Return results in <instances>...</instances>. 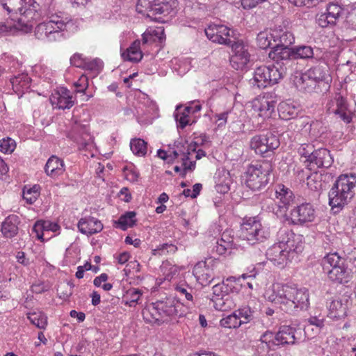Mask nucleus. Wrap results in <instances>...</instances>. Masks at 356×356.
I'll list each match as a JSON object with an SVG mask.
<instances>
[{"label": "nucleus", "instance_id": "1", "mask_svg": "<svg viewBox=\"0 0 356 356\" xmlns=\"http://www.w3.org/2000/svg\"><path fill=\"white\" fill-rule=\"evenodd\" d=\"M264 296L281 310L305 311L309 309V293L306 289L275 284L267 289Z\"/></svg>", "mask_w": 356, "mask_h": 356}, {"label": "nucleus", "instance_id": "2", "mask_svg": "<svg viewBox=\"0 0 356 356\" xmlns=\"http://www.w3.org/2000/svg\"><path fill=\"white\" fill-rule=\"evenodd\" d=\"M356 175H341L329 191V204L334 212L341 210L348 204L355 196Z\"/></svg>", "mask_w": 356, "mask_h": 356}, {"label": "nucleus", "instance_id": "3", "mask_svg": "<svg viewBox=\"0 0 356 356\" xmlns=\"http://www.w3.org/2000/svg\"><path fill=\"white\" fill-rule=\"evenodd\" d=\"M271 171L272 166L268 162L250 165L246 171L247 187L252 191H259L265 188L269 182Z\"/></svg>", "mask_w": 356, "mask_h": 356}, {"label": "nucleus", "instance_id": "4", "mask_svg": "<svg viewBox=\"0 0 356 356\" xmlns=\"http://www.w3.org/2000/svg\"><path fill=\"white\" fill-rule=\"evenodd\" d=\"M241 238L247 241L250 244L262 243L270 237V232L261 225L257 217H250L243 219L241 225Z\"/></svg>", "mask_w": 356, "mask_h": 356}, {"label": "nucleus", "instance_id": "5", "mask_svg": "<svg viewBox=\"0 0 356 356\" xmlns=\"http://www.w3.org/2000/svg\"><path fill=\"white\" fill-rule=\"evenodd\" d=\"M69 22H65L59 16H52L47 22L40 23L35 29V35L39 40L53 42L63 36Z\"/></svg>", "mask_w": 356, "mask_h": 356}, {"label": "nucleus", "instance_id": "6", "mask_svg": "<svg viewBox=\"0 0 356 356\" xmlns=\"http://www.w3.org/2000/svg\"><path fill=\"white\" fill-rule=\"evenodd\" d=\"M175 0H138L136 11L151 19H157V15L168 14Z\"/></svg>", "mask_w": 356, "mask_h": 356}, {"label": "nucleus", "instance_id": "7", "mask_svg": "<svg viewBox=\"0 0 356 356\" xmlns=\"http://www.w3.org/2000/svg\"><path fill=\"white\" fill-rule=\"evenodd\" d=\"M282 78V73L275 65H262L256 68L250 83L258 88H264L268 86L277 83Z\"/></svg>", "mask_w": 356, "mask_h": 356}, {"label": "nucleus", "instance_id": "8", "mask_svg": "<svg viewBox=\"0 0 356 356\" xmlns=\"http://www.w3.org/2000/svg\"><path fill=\"white\" fill-rule=\"evenodd\" d=\"M277 136L270 132L253 136L250 142V147L257 154L264 155L273 152L280 146Z\"/></svg>", "mask_w": 356, "mask_h": 356}, {"label": "nucleus", "instance_id": "9", "mask_svg": "<svg viewBox=\"0 0 356 356\" xmlns=\"http://www.w3.org/2000/svg\"><path fill=\"white\" fill-rule=\"evenodd\" d=\"M327 111L338 115L345 123H350L353 118V112L346 100L340 94H337L328 103Z\"/></svg>", "mask_w": 356, "mask_h": 356}, {"label": "nucleus", "instance_id": "10", "mask_svg": "<svg viewBox=\"0 0 356 356\" xmlns=\"http://www.w3.org/2000/svg\"><path fill=\"white\" fill-rule=\"evenodd\" d=\"M290 248L285 243V241L279 237V241L267 250L266 256L275 265H284L290 257L289 254Z\"/></svg>", "mask_w": 356, "mask_h": 356}, {"label": "nucleus", "instance_id": "11", "mask_svg": "<svg viewBox=\"0 0 356 356\" xmlns=\"http://www.w3.org/2000/svg\"><path fill=\"white\" fill-rule=\"evenodd\" d=\"M229 31L224 25L210 24L205 29L204 32L207 38L213 42L229 46L232 43Z\"/></svg>", "mask_w": 356, "mask_h": 356}, {"label": "nucleus", "instance_id": "12", "mask_svg": "<svg viewBox=\"0 0 356 356\" xmlns=\"http://www.w3.org/2000/svg\"><path fill=\"white\" fill-rule=\"evenodd\" d=\"M19 17H15L20 30L24 32H29L32 30L34 22L40 17V14L35 10L33 6L30 3L24 6L22 12H18Z\"/></svg>", "mask_w": 356, "mask_h": 356}, {"label": "nucleus", "instance_id": "13", "mask_svg": "<svg viewBox=\"0 0 356 356\" xmlns=\"http://www.w3.org/2000/svg\"><path fill=\"white\" fill-rule=\"evenodd\" d=\"M291 219L293 224L302 225L312 222L315 218V210L309 203H302L291 211Z\"/></svg>", "mask_w": 356, "mask_h": 356}, {"label": "nucleus", "instance_id": "14", "mask_svg": "<svg viewBox=\"0 0 356 356\" xmlns=\"http://www.w3.org/2000/svg\"><path fill=\"white\" fill-rule=\"evenodd\" d=\"M278 236L290 248L289 254L291 256L293 252L299 253L303 250V243L302 241L301 236L296 235L291 231L287 229H280L278 232Z\"/></svg>", "mask_w": 356, "mask_h": 356}, {"label": "nucleus", "instance_id": "15", "mask_svg": "<svg viewBox=\"0 0 356 356\" xmlns=\"http://www.w3.org/2000/svg\"><path fill=\"white\" fill-rule=\"evenodd\" d=\"M70 91L65 88H60L50 97L51 104L59 109L70 108L74 105Z\"/></svg>", "mask_w": 356, "mask_h": 356}, {"label": "nucleus", "instance_id": "16", "mask_svg": "<svg viewBox=\"0 0 356 356\" xmlns=\"http://www.w3.org/2000/svg\"><path fill=\"white\" fill-rule=\"evenodd\" d=\"M333 163V159L330 151L326 148L315 149L312 159H309L311 165H316L317 168H329Z\"/></svg>", "mask_w": 356, "mask_h": 356}, {"label": "nucleus", "instance_id": "17", "mask_svg": "<svg viewBox=\"0 0 356 356\" xmlns=\"http://www.w3.org/2000/svg\"><path fill=\"white\" fill-rule=\"evenodd\" d=\"M229 46L234 54L232 57V62L237 63L241 67L245 65L250 60V54L243 43L241 41L232 40Z\"/></svg>", "mask_w": 356, "mask_h": 356}, {"label": "nucleus", "instance_id": "18", "mask_svg": "<svg viewBox=\"0 0 356 356\" xmlns=\"http://www.w3.org/2000/svg\"><path fill=\"white\" fill-rule=\"evenodd\" d=\"M78 228L81 233L92 235L100 232L103 229V225L95 218H83L78 222Z\"/></svg>", "mask_w": 356, "mask_h": 356}, {"label": "nucleus", "instance_id": "19", "mask_svg": "<svg viewBox=\"0 0 356 356\" xmlns=\"http://www.w3.org/2000/svg\"><path fill=\"white\" fill-rule=\"evenodd\" d=\"M275 198L277 201L279 207H286L293 202V192L283 184H278L275 191Z\"/></svg>", "mask_w": 356, "mask_h": 356}, {"label": "nucleus", "instance_id": "20", "mask_svg": "<svg viewBox=\"0 0 356 356\" xmlns=\"http://www.w3.org/2000/svg\"><path fill=\"white\" fill-rule=\"evenodd\" d=\"M296 329L288 325H283L280 327L278 332L275 335V340L277 344H294L296 343Z\"/></svg>", "mask_w": 356, "mask_h": 356}, {"label": "nucleus", "instance_id": "21", "mask_svg": "<svg viewBox=\"0 0 356 356\" xmlns=\"http://www.w3.org/2000/svg\"><path fill=\"white\" fill-rule=\"evenodd\" d=\"M45 173L51 177L62 175L64 171V162L56 156H51L47 161L44 167Z\"/></svg>", "mask_w": 356, "mask_h": 356}, {"label": "nucleus", "instance_id": "22", "mask_svg": "<svg viewBox=\"0 0 356 356\" xmlns=\"http://www.w3.org/2000/svg\"><path fill=\"white\" fill-rule=\"evenodd\" d=\"M249 316L247 313H232L220 321V325L225 327L236 328L241 324L246 323Z\"/></svg>", "mask_w": 356, "mask_h": 356}, {"label": "nucleus", "instance_id": "23", "mask_svg": "<svg viewBox=\"0 0 356 356\" xmlns=\"http://www.w3.org/2000/svg\"><path fill=\"white\" fill-rule=\"evenodd\" d=\"M19 218L15 215L8 216L1 225V232L6 238H13L18 233Z\"/></svg>", "mask_w": 356, "mask_h": 356}, {"label": "nucleus", "instance_id": "24", "mask_svg": "<svg viewBox=\"0 0 356 356\" xmlns=\"http://www.w3.org/2000/svg\"><path fill=\"white\" fill-rule=\"evenodd\" d=\"M327 275L329 280L336 284H346L350 280V273L345 266L330 268Z\"/></svg>", "mask_w": 356, "mask_h": 356}, {"label": "nucleus", "instance_id": "25", "mask_svg": "<svg viewBox=\"0 0 356 356\" xmlns=\"http://www.w3.org/2000/svg\"><path fill=\"white\" fill-rule=\"evenodd\" d=\"M294 83L299 90L306 92H312L318 85L314 80L310 78V76L307 72L301 74L300 76H296L294 79Z\"/></svg>", "mask_w": 356, "mask_h": 356}, {"label": "nucleus", "instance_id": "26", "mask_svg": "<svg viewBox=\"0 0 356 356\" xmlns=\"http://www.w3.org/2000/svg\"><path fill=\"white\" fill-rule=\"evenodd\" d=\"M306 72L317 84L323 82L328 83L330 75L328 74L327 67L324 64L316 65Z\"/></svg>", "mask_w": 356, "mask_h": 356}, {"label": "nucleus", "instance_id": "27", "mask_svg": "<svg viewBox=\"0 0 356 356\" xmlns=\"http://www.w3.org/2000/svg\"><path fill=\"white\" fill-rule=\"evenodd\" d=\"M31 1L32 0H0V3L8 14L15 15H17L18 12H22L24 6Z\"/></svg>", "mask_w": 356, "mask_h": 356}, {"label": "nucleus", "instance_id": "28", "mask_svg": "<svg viewBox=\"0 0 356 356\" xmlns=\"http://www.w3.org/2000/svg\"><path fill=\"white\" fill-rule=\"evenodd\" d=\"M234 245L233 238L227 231L224 232L221 238L216 242V252L220 255L225 254L227 252L230 253Z\"/></svg>", "mask_w": 356, "mask_h": 356}, {"label": "nucleus", "instance_id": "29", "mask_svg": "<svg viewBox=\"0 0 356 356\" xmlns=\"http://www.w3.org/2000/svg\"><path fill=\"white\" fill-rule=\"evenodd\" d=\"M124 60L137 63L143 58V53L140 51V42L135 40L126 51L122 54Z\"/></svg>", "mask_w": 356, "mask_h": 356}, {"label": "nucleus", "instance_id": "30", "mask_svg": "<svg viewBox=\"0 0 356 356\" xmlns=\"http://www.w3.org/2000/svg\"><path fill=\"white\" fill-rule=\"evenodd\" d=\"M344 261L343 258L341 257L337 252H334L327 254L323 258L322 264L323 269L328 270L330 268L345 266Z\"/></svg>", "mask_w": 356, "mask_h": 356}, {"label": "nucleus", "instance_id": "31", "mask_svg": "<svg viewBox=\"0 0 356 356\" xmlns=\"http://www.w3.org/2000/svg\"><path fill=\"white\" fill-rule=\"evenodd\" d=\"M202 264H203L204 267H205V263H199L195 266L193 273L197 277V280L202 286H207L211 282L213 278L209 274V270L208 268L202 269Z\"/></svg>", "mask_w": 356, "mask_h": 356}, {"label": "nucleus", "instance_id": "32", "mask_svg": "<svg viewBox=\"0 0 356 356\" xmlns=\"http://www.w3.org/2000/svg\"><path fill=\"white\" fill-rule=\"evenodd\" d=\"M298 108L287 102H282L278 107V112L280 117L284 120H288L295 118L298 115Z\"/></svg>", "mask_w": 356, "mask_h": 356}, {"label": "nucleus", "instance_id": "33", "mask_svg": "<svg viewBox=\"0 0 356 356\" xmlns=\"http://www.w3.org/2000/svg\"><path fill=\"white\" fill-rule=\"evenodd\" d=\"M142 315L144 321L152 325H160L168 321V313H142Z\"/></svg>", "mask_w": 356, "mask_h": 356}, {"label": "nucleus", "instance_id": "34", "mask_svg": "<svg viewBox=\"0 0 356 356\" xmlns=\"http://www.w3.org/2000/svg\"><path fill=\"white\" fill-rule=\"evenodd\" d=\"M136 214L134 211H127L122 215L115 223L122 230H126L128 227H131L135 225L136 221Z\"/></svg>", "mask_w": 356, "mask_h": 356}, {"label": "nucleus", "instance_id": "35", "mask_svg": "<svg viewBox=\"0 0 356 356\" xmlns=\"http://www.w3.org/2000/svg\"><path fill=\"white\" fill-rule=\"evenodd\" d=\"M294 59H308L314 56L313 49L310 46L300 45L293 47Z\"/></svg>", "mask_w": 356, "mask_h": 356}, {"label": "nucleus", "instance_id": "36", "mask_svg": "<svg viewBox=\"0 0 356 356\" xmlns=\"http://www.w3.org/2000/svg\"><path fill=\"white\" fill-rule=\"evenodd\" d=\"M245 277V274H243L241 277H238L231 276L227 277L223 282L225 284L226 287L228 288L230 293H238L242 286L241 278L244 280Z\"/></svg>", "mask_w": 356, "mask_h": 356}, {"label": "nucleus", "instance_id": "37", "mask_svg": "<svg viewBox=\"0 0 356 356\" xmlns=\"http://www.w3.org/2000/svg\"><path fill=\"white\" fill-rule=\"evenodd\" d=\"M343 12V9L339 4L330 3L327 6V12L325 13L330 18L329 19L331 20V23L335 25Z\"/></svg>", "mask_w": 356, "mask_h": 356}, {"label": "nucleus", "instance_id": "38", "mask_svg": "<svg viewBox=\"0 0 356 356\" xmlns=\"http://www.w3.org/2000/svg\"><path fill=\"white\" fill-rule=\"evenodd\" d=\"M28 318L40 329L45 328L47 324V318L44 313H28Z\"/></svg>", "mask_w": 356, "mask_h": 356}, {"label": "nucleus", "instance_id": "39", "mask_svg": "<svg viewBox=\"0 0 356 356\" xmlns=\"http://www.w3.org/2000/svg\"><path fill=\"white\" fill-rule=\"evenodd\" d=\"M130 147L136 155L144 156L147 152V143L140 138L132 139L130 143Z\"/></svg>", "mask_w": 356, "mask_h": 356}, {"label": "nucleus", "instance_id": "40", "mask_svg": "<svg viewBox=\"0 0 356 356\" xmlns=\"http://www.w3.org/2000/svg\"><path fill=\"white\" fill-rule=\"evenodd\" d=\"M262 345L263 349H273L277 344V340H275V335L271 332H266L264 333L259 339Z\"/></svg>", "mask_w": 356, "mask_h": 356}, {"label": "nucleus", "instance_id": "41", "mask_svg": "<svg viewBox=\"0 0 356 356\" xmlns=\"http://www.w3.org/2000/svg\"><path fill=\"white\" fill-rule=\"evenodd\" d=\"M321 175L317 172L311 173L307 177V184L309 188L314 191H319L322 187Z\"/></svg>", "mask_w": 356, "mask_h": 356}, {"label": "nucleus", "instance_id": "42", "mask_svg": "<svg viewBox=\"0 0 356 356\" xmlns=\"http://www.w3.org/2000/svg\"><path fill=\"white\" fill-rule=\"evenodd\" d=\"M39 188L40 186L38 185H35L32 188H29L26 191L24 190L23 198L27 203L32 204L36 201L39 195Z\"/></svg>", "mask_w": 356, "mask_h": 356}, {"label": "nucleus", "instance_id": "43", "mask_svg": "<svg viewBox=\"0 0 356 356\" xmlns=\"http://www.w3.org/2000/svg\"><path fill=\"white\" fill-rule=\"evenodd\" d=\"M275 37L279 41L277 44L282 46L290 47L295 42V38L293 33L289 31L281 32Z\"/></svg>", "mask_w": 356, "mask_h": 356}, {"label": "nucleus", "instance_id": "44", "mask_svg": "<svg viewBox=\"0 0 356 356\" xmlns=\"http://www.w3.org/2000/svg\"><path fill=\"white\" fill-rule=\"evenodd\" d=\"M260 105L258 110L260 112V115H270L273 111L275 108V102L273 101H268L263 98L260 101Z\"/></svg>", "mask_w": 356, "mask_h": 356}, {"label": "nucleus", "instance_id": "45", "mask_svg": "<svg viewBox=\"0 0 356 356\" xmlns=\"http://www.w3.org/2000/svg\"><path fill=\"white\" fill-rule=\"evenodd\" d=\"M195 151V149L192 148V146L190 145V147L187 149L186 152H183V158L182 159V165L184 166V170L181 172V177H184L186 174V170H193L195 168V163L193 161H190L189 164L188 165L187 161L190 159L189 154H190V150Z\"/></svg>", "mask_w": 356, "mask_h": 356}, {"label": "nucleus", "instance_id": "46", "mask_svg": "<svg viewBox=\"0 0 356 356\" xmlns=\"http://www.w3.org/2000/svg\"><path fill=\"white\" fill-rule=\"evenodd\" d=\"M272 35L267 32H260L257 37V43L260 49H266L270 45Z\"/></svg>", "mask_w": 356, "mask_h": 356}, {"label": "nucleus", "instance_id": "47", "mask_svg": "<svg viewBox=\"0 0 356 356\" xmlns=\"http://www.w3.org/2000/svg\"><path fill=\"white\" fill-rule=\"evenodd\" d=\"M40 227V229H44V232L51 231L56 232L60 228V226L56 223L49 220H38L35 222V228Z\"/></svg>", "mask_w": 356, "mask_h": 356}, {"label": "nucleus", "instance_id": "48", "mask_svg": "<svg viewBox=\"0 0 356 356\" xmlns=\"http://www.w3.org/2000/svg\"><path fill=\"white\" fill-rule=\"evenodd\" d=\"M79 129V127L78 126L73 128L72 132V137L76 143L86 145H87L88 140H90V136L85 131L84 127H80V130L82 131L81 136L74 135L76 131H78Z\"/></svg>", "mask_w": 356, "mask_h": 356}, {"label": "nucleus", "instance_id": "49", "mask_svg": "<svg viewBox=\"0 0 356 356\" xmlns=\"http://www.w3.org/2000/svg\"><path fill=\"white\" fill-rule=\"evenodd\" d=\"M314 147L312 144H302L298 149V153L301 156L306 158V161L309 163V159L314 152Z\"/></svg>", "mask_w": 356, "mask_h": 356}, {"label": "nucleus", "instance_id": "50", "mask_svg": "<svg viewBox=\"0 0 356 356\" xmlns=\"http://www.w3.org/2000/svg\"><path fill=\"white\" fill-rule=\"evenodd\" d=\"M16 147L15 142L10 138L0 140V151L3 153H11Z\"/></svg>", "mask_w": 356, "mask_h": 356}, {"label": "nucleus", "instance_id": "51", "mask_svg": "<svg viewBox=\"0 0 356 356\" xmlns=\"http://www.w3.org/2000/svg\"><path fill=\"white\" fill-rule=\"evenodd\" d=\"M10 20L13 22L8 21L6 23H0V33L8 32L11 31L13 28L20 30L17 19L14 15H10Z\"/></svg>", "mask_w": 356, "mask_h": 356}, {"label": "nucleus", "instance_id": "52", "mask_svg": "<svg viewBox=\"0 0 356 356\" xmlns=\"http://www.w3.org/2000/svg\"><path fill=\"white\" fill-rule=\"evenodd\" d=\"M325 316H322L321 314H319L318 316H311L308 319V322L309 323V325L305 326L304 330L305 333L307 334V331L309 328V325H315L317 327H322L324 325L325 322Z\"/></svg>", "mask_w": 356, "mask_h": 356}, {"label": "nucleus", "instance_id": "53", "mask_svg": "<svg viewBox=\"0 0 356 356\" xmlns=\"http://www.w3.org/2000/svg\"><path fill=\"white\" fill-rule=\"evenodd\" d=\"M102 67V62L100 59L95 58L92 60H89L88 59H86V63L84 64L83 69L91 70V71H97Z\"/></svg>", "mask_w": 356, "mask_h": 356}, {"label": "nucleus", "instance_id": "54", "mask_svg": "<svg viewBox=\"0 0 356 356\" xmlns=\"http://www.w3.org/2000/svg\"><path fill=\"white\" fill-rule=\"evenodd\" d=\"M283 48L284 46L277 44L275 47L273 48V50L269 52V58L278 63L280 60H281V56L282 54Z\"/></svg>", "mask_w": 356, "mask_h": 356}, {"label": "nucleus", "instance_id": "55", "mask_svg": "<svg viewBox=\"0 0 356 356\" xmlns=\"http://www.w3.org/2000/svg\"><path fill=\"white\" fill-rule=\"evenodd\" d=\"M22 79H26V74H19L18 76H15L10 79V83L12 84L13 89L15 92H20V84Z\"/></svg>", "mask_w": 356, "mask_h": 356}, {"label": "nucleus", "instance_id": "56", "mask_svg": "<svg viewBox=\"0 0 356 356\" xmlns=\"http://www.w3.org/2000/svg\"><path fill=\"white\" fill-rule=\"evenodd\" d=\"M86 59L82 58L81 54H75L71 57L70 63L76 67L83 68L86 63Z\"/></svg>", "mask_w": 356, "mask_h": 356}, {"label": "nucleus", "instance_id": "57", "mask_svg": "<svg viewBox=\"0 0 356 356\" xmlns=\"http://www.w3.org/2000/svg\"><path fill=\"white\" fill-rule=\"evenodd\" d=\"M188 117L186 116L185 114H181L179 113V111H178L176 114H175V120L177 121V122L178 123V128H180V129H184L186 127V125L188 124Z\"/></svg>", "mask_w": 356, "mask_h": 356}, {"label": "nucleus", "instance_id": "58", "mask_svg": "<svg viewBox=\"0 0 356 356\" xmlns=\"http://www.w3.org/2000/svg\"><path fill=\"white\" fill-rule=\"evenodd\" d=\"M346 309V305L341 302V300H332L329 306L330 312H337V311H345Z\"/></svg>", "mask_w": 356, "mask_h": 356}, {"label": "nucleus", "instance_id": "59", "mask_svg": "<svg viewBox=\"0 0 356 356\" xmlns=\"http://www.w3.org/2000/svg\"><path fill=\"white\" fill-rule=\"evenodd\" d=\"M344 27L347 29L356 30V15L353 14L349 15L345 22Z\"/></svg>", "mask_w": 356, "mask_h": 356}, {"label": "nucleus", "instance_id": "60", "mask_svg": "<svg viewBox=\"0 0 356 356\" xmlns=\"http://www.w3.org/2000/svg\"><path fill=\"white\" fill-rule=\"evenodd\" d=\"M329 19L330 18L325 13H322L317 19L318 24L323 28L327 27L330 25H334L333 23H331V20Z\"/></svg>", "mask_w": 356, "mask_h": 356}, {"label": "nucleus", "instance_id": "61", "mask_svg": "<svg viewBox=\"0 0 356 356\" xmlns=\"http://www.w3.org/2000/svg\"><path fill=\"white\" fill-rule=\"evenodd\" d=\"M291 58L294 59L293 47L290 48L289 47L284 46L281 56V60H286Z\"/></svg>", "mask_w": 356, "mask_h": 356}, {"label": "nucleus", "instance_id": "62", "mask_svg": "<svg viewBox=\"0 0 356 356\" xmlns=\"http://www.w3.org/2000/svg\"><path fill=\"white\" fill-rule=\"evenodd\" d=\"M139 177V173L133 170H127L125 172V178L131 182H136Z\"/></svg>", "mask_w": 356, "mask_h": 356}, {"label": "nucleus", "instance_id": "63", "mask_svg": "<svg viewBox=\"0 0 356 356\" xmlns=\"http://www.w3.org/2000/svg\"><path fill=\"white\" fill-rule=\"evenodd\" d=\"M224 303L225 304L221 312H229L234 309L235 304L230 298L226 297L224 300Z\"/></svg>", "mask_w": 356, "mask_h": 356}, {"label": "nucleus", "instance_id": "64", "mask_svg": "<svg viewBox=\"0 0 356 356\" xmlns=\"http://www.w3.org/2000/svg\"><path fill=\"white\" fill-rule=\"evenodd\" d=\"M224 300L223 297H216L214 300H212L213 306L214 309L218 312H221L224 305Z\"/></svg>", "mask_w": 356, "mask_h": 356}]
</instances>
